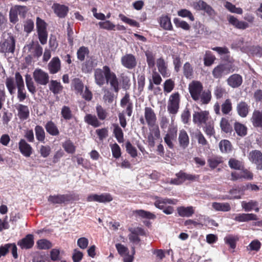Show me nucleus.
<instances>
[{"label":"nucleus","mask_w":262,"mask_h":262,"mask_svg":"<svg viewBox=\"0 0 262 262\" xmlns=\"http://www.w3.org/2000/svg\"><path fill=\"white\" fill-rule=\"evenodd\" d=\"M94 78L96 84L99 86H102L105 84L110 83L114 91L118 93L119 91V82L116 74L111 71L110 68L107 66H104L102 69L97 68L94 71Z\"/></svg>","instance_id":"obj_1"},{"label":"nucleus","mask_w":262,"mask_h":262,"mask_svg":"<svg viewBox=\"0 0 262 262\" xmlns=\"http://www.w3.org/2000/svg\"><path fill=\"white\" fill-rule=\"evenodd\" d=\"M36 24L39 40L42 45H45L47 43L48 36L47 30V24L39 17L36 18Z\"/></svg>","instance_id":"obj_2"},{"label":"nucleus","mask_w":262,"mask_h":262,"mask_svg":"<svg viewBox=\"0 0 262 262\" xmlns=\"http://www.w3.org/2000/svg\"><path fill=\"white\" fill-rule=\"evenodd\" d=\"M25 48H27L29 52L30 53V54L26 57V60H27L28 58H30V59H32L33 58H38L42 54V48L37 41H32L30 43L26 45Z\"/></svg>","instance_id":"obj_3"},{"label":"nucleus","mask_w":262,"mask_h":262,"mask_svg":"<svg viewBox=\"0 0 262 262\" xmlns=\"http://www.w3.org/2000/svg\"><path fill=\"white\" fill-rule=\"evenodd\" d=\"M188 90L192 99L194 101H198L203 92V86L200 81L193 80L189 84Z\"/></svg>","instance_id":"obj_4"},{"label":"nucleus","mask_w":262,"mask_h":262,"mask_svg":"<svg viewBox=\"0 0 262 262\" xmlns=\"http://www.w3.org/2000/svg\"><path fill=\"white\" fill-rule=\"evenodd\" d=\"M234 71V67L232 64H220L214 68L212 75L215 78H220L223 75L228 74Z\"/></svg>","instance_id":"obj_5"},{"label":"nucleus","mask_w":262,"mask_h":262,"mask_svg":"<svg viewBox=\"0 0 262 262\" xmlns=\"http://www.w3.org/2000/svg\"><path fill=\"white\" fill-rule=\"evenodd\" d=\"M15 49V40L13 36L10 35L4 40L0 42V51L2 53L14 52Z\"/></svg>","instance_id":"obj_6"},{"label":"nucleus","mask_w":262,"mask_h":262,"mask_svg":"<svg viewBox=\"0 0 262 262\" xmlns=\"http://www.w3.org/2000/svg\"><path fill=\"white\" fill-rule=\"evenodd\" d=\"M120 106L123 108V113L126 115H132L134 107L129 93L126 92L120 100Z\"/></svg>","instance_id":"obj_7"},{"label":"nucleus","mask_w":262,"mask_h":262,"mask_svg":"<svg viewBox=\"0 0 262 262\" xmlns=\"http://www.w3.org/2000/svg\"><path fill=\"white\" fill-rule=\"evenodd\" d=\"M180 95L178 92L173 93L170 95L168 103L167 109L169 113L176 114L179 108Z\"/></svg>","instance_id":"obj_8"},{"label":"nucleus","mask_w":262,"mask_h":262,"mask_svg":"<svg viewBox=\"0 0 262 262\" xmlns=\"http://www.w3.org/2000/svg\"><path fill=\"white\" fill-rule=\"evenodd\" d=\"M33 76L38 84L46 85L49 82V74L40 69H35L33 72Z\"/></svg>","instance_id":"obj_9"},{"label":"nucleus","mask_w":262,"mask_h":262,"mask_svg":"<svg viewBox=\"0 0 262 262\" xmlns=\"http://www.w3.org/2000/svg\"><path fill=\"white\" fill-rule=\"evenodd\" d=\"M122 65L125 68L129 70L135 68L137 62L136 57L132 54H126L121 58Z\"/></svg>","instance_id":"obj_10"},{"label":"nucleus","mask_w":262,"mask_h":262,"mask_svg":"<svg viewBox=\"0 0 262 262\" xmlns=\"http://www.w3.org/2000/svg\"><path fill=\"white\" fill-rule=\"evenodd\" d=\"M115 247L118 253L123 257L124 262H132L133 256L129 254V250L126 246L118 243L116 244Z\"/></svg>","instance_id":"obj_11"},{"label":"nucleus","mask_w":262,"mask_h":262,"mask_svg":"<svg viewBox=\"0 0 262 262\" xmlns=\"http://www.w3.org/2000/svg\"><path fill=\"white\" fill-rule=\"evenodd\" d=\"M249 159L257 165L258 169H262V153L257 150H252L249 154Z\"/></svg>","instance_id":"obj_12"},{"label":"nucleus","mask_w":262,"mask_h":262,"mask_svg":"<svg viewBox=\"0 0 262 262\" xmlns=\"http://www.w3.org/2000/svg\"><path fill=\"white\" fill-rule=\"evenodd\" d=\"M197 177L195 176L180 172L177 174L176 178L171 180L170 183L172 184L179 185L186 180H194Z\"/></svg>","instance_id":"obj_13"},{"label":"nucleus","mask_w":262,"mask_h":262,"mask_svg":"<svg viewBox=\"0 0 262 262\" xmlns=\"http://www.w3.org/2000/svg\"><path fill=\"white\" fill-rule=\"evenodd\" d=\"M227 18L229 24L233 26L236 29L245 30L249 27V24L243 21H240L233 15H228Z\"/></svg>","instance_id":"obj_14"},{"label":"nucleus","mask_w":262,"mask_h":262,"mask_svg":"<svg viewBox=\"0 0 262 262\" xmlns=\"http://www.w3.org/2000/svg\"><path fill=\"white\" fill-rule=\"evenodd\" d=\"M10 251L14 258H17V247L14 244H7L0 247V257L6 255Z\"/></svg>","instance_id":"obj_15"},{"label":"nucleus","mask_w":262,"mask_h":262,"mask_svg":"<svg viewBox=\"0 0 262 262\" xmlns=\"http://www.w3.org/2000/svg\"><path fill=\"white\" fill-rule=\"evenodd\" d=\"M177 128L173 126L169 128L167 134L166 135L164 140L168 146L172 148L173 147V141L177 138Z\"/></svg>","instance_id":"obj_16"},{"label":"nucleus","mask_w":262,"mask_h":262,"mask_svg":"<svg viewBox=\"0 0 262 262\" xmlns=\"http://www.w3.org/2000/svg\"><path fill=\"white\" fill-rule=\"evenodd\" d=\"M52 9L54 13L60 18H64L69 10L68 6L58 3H54L52 6Z\"/></svg>","instance_id":"obj_17"},{"label":"nucleus","mask_w":262,"mask_h":262,"mask_svg":"<svg viewBox=\"0 0 262 262\" xmlns=\"http://www.w3.org/2000/svg\"><path fill=\"white\" fill-rule=\"evenodd\" d=\"M18 147L21 154L26 157H29L32 154V147L24 139H21L19 141Z\"/></svg>","instance_id":"obj_18"},{"label":"nucleus","mask_w":262,"mask_h":262,"mask_svg":"<svg viewBox=\"0 0 262 262\" xmlns=\"http://www.w3.org/2000/svg\"><path fill=\"white\" fill-rule=\"evenodd\" d=\"M199 10L205 11V12L211 17L213 18L215 15V12L212 8L203 1H198L195 6Z\"/></svg>","instance_id":"obj_19"},{"label":"nucleus","mask_w":262,"mask_h":262,"mask_svg":"<svg viewBox=\"0 0 262 262\" xmlns=\"http://www.w3.org/2000/svg\"><path fill=\"white\" fill-rule=\"evenodd\" d=\"M130 233L128 235L129 241L134 243H138L140 242L139 236L145 234L144 230L140 227L130 229Z\"/></svg>","instance_id":"obj_20"},{"label":"nucleus","mask_w":262,"mask_h":262,"mask_svg":"<svg viewBox=\"0 0 262 262\" xmlns=\"http://www.w3.org/2000/svg\"><path fill=\"white\" fill-rule=\"evenodd\" d=\"M228 84L232 88H237L240 86L243 83V78L241 75L234 74L227 79Z\"/></svg>","instance_id":"obj_21"},{"label":"nucleus","mask_w":262,"mask_h":262,"mask_svg":"<svg viewBox=\"0 0 262 262\" xmlns=\"http://www.w3.org/2000/svg\"><path fill=\"white\" fill-rule=\"evenodd\" d=\"M48 69L50 74H54L61 70V62L58 57H53L48 64Z\"/></svg>","instance_id":"obj_22"},{"label":"nucleus","mask_w":262,"mask_h":262,"mask_svg":"<svg viewBox=\"0 0 262 262\" xmlns=\"http://www.w3.org/2000/svg\"><path fill=\"white\" fill-rule=\"evenodd\" d=\"M71 196L68 194H57L50 195L48 201L52 204H61L70 201Z\"/></svg>","instance_id":"obj_23"},{"label":"nucleus","mask_w":262,"mask_h":262,"mask_svg":"<svg viewBox=\"0 0 262 262\" xmlns=\"http://www.w3.org/2000/svg\"><path fill=\"white\" fill-rule=\"evenodd\" d=\"M157 66L159 72L164 78L168 77L170 76V73L167 68V65L162 57L157 59Z\"/></svg>","instance_id":"obj_24"},{"label":"nucleus","mask_w":262,"mask_h":262,"mask_svg":"<svg viewBox=\"0 0 262 262\" xmlns=\"http://www.w3.org/2000/svg\"><path fill=\"white\" fill-rule=\"evenodd\" d=\"M17 244L21 249H27L32 248L34 245L33 235L28 234L25 237L20 240Z\"/></svg>","instance_id":"obj_25"},{"label":"nucleus","mask_w":262,"mask_h":262,"mask_svg":"<svg viewBox=\"0 0 262 262\" xmlns=\"http://www.w3.org/2000/svg\"><path fill=\"white\" fill-rule=\"evenodd\" d=\"M159 22L160 27L164 30L171 31L173 27L171 23L170 17L167 15H162L160 17Z\"/></svg>","instance_id":"obj_26"},{"label":"nucleus","mask_w":262,"mask_h":262,"mask_svg":"<svg viewBox=\"0 0 262 262\" xmlns=\"http://www.w3.org/2000/svg\"><path fill=\"white\" fill-rule=\"evenodd\" d=\"M162 81V79L159 73L154 71L152 73L151 78L149 79V84L148 90L152 91L154 89V84L156 85H160Z\"/></svg>","instance_id":"obj_27"},{"label":"nucleus","mask_w":262,"mask_h":262,"mask_svg":"<svg viewBox=\"0 0 262 262\" xmlns=\"http://www.w3.org/2000/svg\"><path fill=\"white\" fill-rule=\"evenodd\" d=\"M234 220L239 222H248L257 220L256 215L253 213H239L235 215Z\"/></svg>","instance_id":"obj_28"},{"label":"nucleus","mask_w":262,"mask_h":262,"mask_svg":"<svg viewBox=\"0 0 262 262\" xmlns=\"http://www.w3.org/2000/svg\"><path fill=\"white\" fill-rule=\"evenodd\" d=\"M232 179L237 180L241 178L251 180L253 178V174L247 169L243 170L241 171L234 172L231 173Z\"/></svg>","instance_id":"obj_29"},{"label":"nucleus","mask_w":262,"mask_h":262,"mask_svg":"<svg viewBox=\"0 0 262 262\" xmlns=\"http://www.w3.org/2000/svg\"><path fill=\"white\" fill-rule=\"evenodd\" d=\"M179 215L182 217H190L195 211V208L192 206H181L177 208Z\"/></svg>","instance_id":"obj_30"},{"label":"nucleus","mask_w":262,"mask_h":262,"mask_svg":"<svg viewBox=\"0 0 262 262\" xmlns=\"http://www.w3.org/2000/svg\"><path fill=\"white\" fill-rule=\"evenodd\" d=\"M176 203V201L174 200L156 197L155 205L156 207L161 209H164L167 204H175Z\"/></svg>","instance_id":"obj_31"},{"label":"nucleus","mask_w":262,"mask_h":262,"mask_svg":"<svg viewBox=\"0 0 262 262\" xmlns=\"http://www.w3.org/2000/svg\"><path fill=\"white\" fill-rule=\"evenodd\" d=\"M242 207L245 211H250L252 210H254L256 212L259 211L258 203L255 201L251 200L248 202L243 201Z\"/></svg>","instance_id":"obj_32"},{"label":"nucleus","mask_w":262,"mask_h":262,"mask_svg":"<svg viewBox=\"0 0 262 262\" xmlns=\"http://www.w3.org/2000/svg\"><path fill=\"white\" fill-rule=\"evenodd\" d=\"M49 88L54 94H58L62 91L63 86L60 82L56 80H51L49 84Z\"/></svg>","instance_id":"obj_33"},{"label":"nucleus","mask_w":262,"mask_h":262,"mask_svg":"<svg viewBox=\"0 0 262 262\" xmlns=\"http://www.w3.org/2000/svg\"><path fill=\"white\" fill-rule=\"evenodd\" d=\"M94 60L92 57L87 59L81 65V70L84 73L91 72L94 68Z\"/></svg>","instance_id":"obj_34"},{"label":"nucleus","mask_w":262,"mask_h":262,"mask_svg":"<svg viewBox=\"0 0 262 262\" xmlns=\"http://www.w3.org/2000/svg\"><path fill=\"white\" fill-rule=\"evenodd\" d=\"M179 141L180 145L182 147L185 148L188 146L189 143V140L188 136L185 130L180 131Z\"/></svg>","instance_id":"obj_35"},{"label":"nucleus","mask_w":262,"mask_h":262,"mask_svg":"<svg viewBox=\"0 0 262 262\" xmlns=\"http://www.w3.org/2000/svg\"><path fill=\"white\" fill-rule=\"evenodd\" d=\"M250 106L245 101H241L236 106V110L238 115H248Z\"/></svg>","instance_id":"obj_36"},{"label":"nucleus","mask_w":262,"mask_h":262,"mask_svg":"<svg viewBox=\"0 0 262 262\" xmlns=\"http://www.w3.org/2000/svg\"><path fill=\"white\" fill-rule=\"evenodd\" d=\"M90 54V51L88 47L85 46L80 47L77 51V59L80 61H83L86 56Z\"/></svg>","instance_id":"obj_37"},{"label":"nucleus","mask_w":262,"mask_h":262,"mask_svg":"<svg viewBox=\"0 0 262 262\" xmlns=\"http://www.w3.org/2000/svg\"><path fill=\"white\" fill-rule=\"evenodd\" d=\"M238 237L237 235L229 234L227 235L224 241L226 244L228 245L232 249H235L236 247V243L238 241Z\"/></svg>","instance_id":"obj_38"},{"label":"nucleus","mask_w":262,"mask_h":262,"mask_svg":"<svg viewBox=\"0 0 262 262\" xmlns=\"http://www.w3.org/2000/svg\"><path fill=\"white\" fill-rule=\"evenodd\" d=\"M183 74L187 79H191L193 77V69L189 62H186L183 67Z\"/></svg>","instance_id":"obj_39"},{"label":"nucleus","mask_w":262,"mask_h":262,"mask_svg":"<svg viewBox=\"0 0 262 262\" xmlns=\"http://www.w3.org/2000/svg\"><path fill=\"white\" fill-rule=\"evenodd\" d=\"M25 80L26 86L28 91L32 94H35L36 92V87L34 85V82L32 80V78L30 75L26 74L25 75Z\"/></svg>","instance_id":"obj_40"},{"label":"nucleus","mask_w":262,"mask_h":262,"mask_svg":"<svg viewBox=\"0 0 262 262\" xmlns=\"http://www.w3.org/2000/svg\"><path fill=\"white\" fill-rule=\"evenodd\" d=\"M213 208L216 211H228L231 209L230 206L227 203H213L212 204Z\"/></svg>","instance_id":"obj_41"},{"label":"nucleus","mask_w":262,"mask_h":262,"mask_svg":"<svg viewBox=\"0 0 262 262\" xmlns=\"http://www.w3.org/2000/svg\"><path fill=\"white\" fill-rule=\"evenodd\" d=\"M146 57V62L149 68H152L155 66V54L149 50L145 52Z\"/></svg>","instance_id":"obj_42"},{"label":"nucleus","mask_w":262,"mask_h":262,"mask_svg":"<svg viewBox=\"0 0 262 262\" xmlns=\"http://www.w3.org/2000/svg\"><path fill=\"white\" fill-rule=\"evenodd\" d=\"M219 147L222 152L228 153L232 150V145L230 142L227 140H221L219 144Z\"/></svg>","instance_id":"obj_43"},{"label":"nucleus","mask_w":262,"mask_h":262,"mask_svg":"<svg viewBox=\"0 0 262 262\" xmlns=\"http://www.w3.org/2000/svg\"><path fill=\"white\" fill-rule=\"evenodd\" d=\"M64 150L68 154H74L76 150V146L70 140H67L62 144Z\"/></svg>","instance_id":"obj_44"},{"label":"nucleus","mask_w":262,"mask_h":262,"mask_svg":"<svg viewBox=\"0 0 262 262\" xmlns=\"http://www.w3.org/2000/svg\"><path fill=\"white\" fill-rule=\"evenodd\" d=\"M173 23L177 28H181L185 31H188L190 29V25L186 21L178 18H174Z\"/></svg>","instance_id":"obj_45"},{"label":"nucleus","mask_w":262,"mask_h":262,"mask_svg":"<svg viewBox=\"0 0 262 262\" xmlns=\"http://www.w3.org/2000/svg\"><path fill=\"white\" fill-rule=\"evenodd\" d=\"M215 59V57L210 51H207L204 58V65L207 67L211 66L214 63Z\"/></svg>","instance_id":"obj_46"},{"label":"nucleus","mask_w":262,"mask_h":262,"mask_svg":"<svg viewBox=\"0 0 262 262\" xmlns=\"http://www.w3.org/2000/svg\"><path fill=\"white\" fill-rule=\"evenodd\" d=\"M175 86L174 81L171 79L166 80L163 84V90L165 93H170Z\"/></svg>","instance_id":"obj_47"},{"label":"nucleus","mask_w":262,"mask_h":262,"mask_svg":"<svg viewBox=\"0 0 262 262\" xmlns=\"http://www.w3.org/2000/svg\"><path fill=\"white\" fill-rule=\"evenodd\" d=\"M36 245L37 248L39 249L47 250L52 247V243L48 240L46 239H41L38 240Z\"/></svg>","instance_id":"obj_48"},{"label":"nucleus","mask_w":262,"mask_h":262,"mask_svg":"<svg viewBox=\"0 0 262 262\" xmlns=\"http://www.w3.org/2000/svg\"><path fill=\"white\" fill-rule=\"evenodd\" d=\"M72 84L77 94H79L84 89V84L79 78H75L73 79Z\"/></svg>","instance_id":"obj_49"},{"label":"nucleus","mask_w":262,"mask_h":262,"mask_svg":"<svg viewBox=\"0 0 262 262\" xmlns=\"http://www.w3.org/2000/svg\"><path fill=\"white\" fill-rule=\"evenodd\" d=\"M81 97L85 101L90 102L93 99V93L87 86H85L84 91L83 90L79 93Z\"/></svg>","instance_id":"obj_50"},{"label":"nucleus","mask_w":262,"mask_h":262,"mask_svg":"<svg viewBox=\"0 0 262 262\" xmlns=\"http://www.w3.org/2000/svg\"><path fill=\"white\" fill-rule=\"evenodd\" d=\"M225 8L230 12L234 13L241 14L243 13V10L241 8H237L231 3L226 2L225 4Z\"/></svg>","instance_id":"obj_51"},{"label":"nucleus","mask_w":262,"mask_h":262,"mask_svg":"<svg viewBox=\"0 0 262 262\" xmlns=\"http://www.w3.org/2000/svg\"><path fill=\"white\" fill-rule=\"evenodd\" d=\"M6 86L11 95L14 93L15 90V85L14 83V79L12 77H7L6 80Z\"/></svg>","instance_id":"obj_52"},{"label":"nucleus","mask_w":262,"mask_h":262,"mask_svg":"<svg viewBox=\"0 0 262 262\" xmlns=\"http://www.w3.org/2000/svg\"><path fill=\"white\" fill-rule=\"evenodd\" d=\"M119 17L122 21L129 25L130 26L137 28L139 27L140 26L139 23L138 22L135 20L127 17L126 16L122 14H120L119 15Z\"/></svg>","instance_id":"obj_53"},{"label":"nucleus","mask_w":262,"mask_h":262,"mask_svg":"<svg viewBox=\"0 0 262 262\" xmlns=\"http://www.w3.org/2000/svg\"><path fill=\"white\" fill-rule=\"evenodd\" d=\"M222 112L224 114H229L232 110V103L230 99H226L221 105Z\"/></svg>","instance_id":"obj_54"},{"label":"nucleus","mask_w":262,"mask_h":262,"mask_svg":"<svg viewBox=\"0 0 262 262\" xmlns=\"http://www.w3.org/2000/svg\"><path fill=\"white\" fill-rule=\"evenodd\" d=\"M229 165L231 168L237 170H243L244 168L243 163L234 158L230 159Z\"/></svg>","instance_id":"obj_55"},{"label":"nucleus","mask_w":262,"mask_h":262,"mask_svg":"<svg viewBox=\"0 0 262 262\" xmlns=\"http://www.w3.org/2000/svg\"><path fill=\"white\" fill-rule=\"evenodd\" d=\"M114 134L116 138L117 141L119 143H122L124 141L123 133L120 127L118 125H114Z\"/></svg>","instance_id":"obj_56"},{"label":"nucleus","mask_w":262,"mask_h":262,"mask_svg":"<svg viewBox=\"0 0 262 262\" xmlns=\"http://www.w3.org/2000/svg\"><path fill=\"white\" fill-rule=\"evenodd\" d=\"M234 128L237 135L240 136H245L247 134V127L242 124L239 123H235Z\"/></svg>","instance_id":"obj_57"},{"label":"nucleus","mask_w":262,"mask_h":262,"mask_svg":"<svg viewBox=\"0 0 262 262\" xmlns=\"http://www.w3.org/2000/svg\"><path fill=\"white\" fill-rule=\"evenodd\" d=\"M178 15L182 17H187L192 21L194 20L192 13L188 10L182 9L178 11Z\"/></svg>","instance_id":"obj_58"},{"label":"nucleus","mask_w":262,"mask_h":262,"mask_svg":"<svg viewBox=\"0 0 262 262\" xmlns=\"http://www.w3.org/2000/svg\"><path fill=\"white\" fill-rule=\"evenodd\" d=\"M114 94L109 90L104 91V94L103 96V101L105 103H112L114 100Z\"/></svg>","instance_id":"obj_59"},{"label":"nucleus","mask_w":262,"mask_h":262,"mask_svg":"<svg viewBox=\"0 0 262 262\" xmlns=\"http://www.w3.org/2000/svg\"><path fill=\"white\" fill-rule=\"evenodd\" d=\"M13 9L15 10L17 14L23 18L26 17L27 12L28 10L27 7L25 6L17 5L14 6Z\"/></svg>","instance_id":"obj_60"},{"label":"nucleus","mask_w":262,"mask_h":262,"mask_svg":"<svg viewBox=\"0 0 262 262\" xmlns=\"http://www.w3.org/2000/svg\"><path fill=\"white\" fill-rule=\"evenodd\" d=\"M135 213L136 214L138 215L139 216L145 219H154L156 217V216L153 213L148 212L146 211L143 210H138L135 211Z\"/></svg>","instance_id":"obj_61"},{"label":"nucleus","mask_w":262,"mask_h":262,"mask_svg":"<svg viewBox=\"0 0 262 262\" xmlns=\"http://www.w3.org/2000/svg\"><path fill=\"white\" fill-rule=\"evenodd\" d=\"M211 93L209 90L204 91L201 94V101L203 104H208L211 100Z\"/></svg>","instance_id":"obj_62"},{"label":"nucleus","mask_w":262,"mask_h":262,"mask_svg":"<svg viewBox=\"0 0 262 262\" xmlns=\"http://www.w3.org/2000/svg\"><path fill=\"white\" fill-rule=\"evenodd\" d=\"M47 131L52 135H57L58 134V130L55 125L51 122H48L46 126Z\"/></svg>","instance_id":"obj_63"},{"label":"nucleus","mask_w":262,"mask_h":262,"mask_svg":"<svg viewBox=\"0 0 262 262\" xmlns=\"http://www.w3.org/2000/svg\"><path fill=\"white\" fill-rule=\"evenodd\" d=\"M221 127L222 129L225 132L228 133H230L232 130V125L226 119H222L221 122Z\"/></svg>","instance_id":"obj_64"}]
</instances>
